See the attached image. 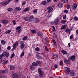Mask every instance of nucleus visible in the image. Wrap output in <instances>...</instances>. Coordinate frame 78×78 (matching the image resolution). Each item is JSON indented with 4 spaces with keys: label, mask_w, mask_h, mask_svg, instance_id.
<instances>
[{
    "label": "nucleus",
    "mask_w": 78,
    "mask_h": 78,
    "mask_svg": "<svg viewBox=\"0 0 78 78\" xmlns=\"http://www.w3.org/2000/svg\"><path fill=\"white\" fill-rule=\"evenodd\" d=\"M14 55H15L14 53H13V54H12L10 57L11 59H12V58H13L14 57Z\"/></svg>",
    "instance_id": "41"
},
{
    "label": "nucleus",
    "mask_w": 78,
    "mask_h": 78,
    "mask_svg": "<svg viewBox=\"0 0 78 78\" xmlns=\"http://www.w3.org/2000/svg\"><path fill=\"white\" fill-rule=\"evenodd\" d=\"M32 65L31 66H30V69H34V67H35L36 66H37V63L34 62L32 63Z\"/></svg>",
    "instance_id": "8"
},
{
    "label": "nucleus",
    "mask_w": 78,
    "mask_h": 78,
    "mask_svg": "<svg viewBox=\"0 0 78 78\" xmlns=\"http://www.w3.org/2000/svg\"><path fill=\"white\" fill-rule=\"evenodd\" d=\"M66 27V25H63L62 27L61 28V30H64V29H65Z\"/></svg>",
    "instance_id": "31"
},
{
    "label": "nucleus",
    "mask_w": 78,
    "mask_h": 78,
    "mask_svg": "<svg viewBox=\"0 0 78 78\" xmlns=\"http://www.w3.org/2000/svg\"><path fill=\"white\" fill-rule=\"evenodd\" d=\"M37 58L38 59H42V58L39 55H38Z\"/></svg>",
    "instance_id": "39"
},
{
    "label": "nucleus",
    "mask_w": 78,
    "mask_h": 78,
    "mask_svg": "<svg viewBox=\"0 0 78 78\" xmlns=\"http://www.w3.org/2000/svg\"><path fill=\"white\" fill-rule=\"evenodd\" d=\"M69 59L70 60H72V61H74L75 60V56L74 55H73L71 57H69Z\"/></svg>",
    "instance_id": "17"
},
{
    "label": "nucleus",
    "mask_w": 78,
    "mask_h": 78,
    "mask_svg": "<svg viewBox=\"0 0 78 78\" xmlns=\"http://www.w3.org/2000/svg\"><path fill=\"white\" fill-rule=\"evenodd\" d=\"M52 42L54 44H56V41L54 39H52Z\"/></svg>",
    "instance_id": "54"
},
{
    "label": "nucleus",
    "mask_w": 78,
    "mask_h": 78,
    "mask_svg": "<svg viewBox=\"0 0 78 78\" xmlns=\"http://www.w3.org/2000/svg\"><path fill=\"white\" fill-rule=\"evenodd\" d=\"M38 72L39 73V76L40 77H42L44 75L43 73V71L41 70V69H38Z\"/></svg>",
    "instance_id": "3"
},
{
    "label": "nucleus",
    "mask_w": 78,
    "mask_h": 78,
    "mask_svg": "<svg viewBox=\"0 0 78 78\" xmlns=\"http://www.w3.org/2000/svg\"><path fill=\"white\" fill-rule=\"evenodd\" d=\"M30 10V8L29 7H27V8H26L23 10V11L25 12H27V11H28Z\"/></svg>",
    "instance_id": "27"
},
{
    "label": "nucleus",
    "mask_w": 78,
    "mask_h": 78,
    "mask_svg": "<svg viewBox=\"0 0 78 78\" xmlns=\"http://www.w3.org/2000/svg\"><path fill=\"white\" fill-rule=\"evenodd\" d=\"M48 17L49 18V17H51V15H50V14H48Z\"/></svg>",
    "instance_id": "56"
},
{
    "label": "nucleus",
    "mask_w": 78,
    "mask_h": 78,
    "mask_svg": "<svg viewBox=\"0 0 78 78\" xmlns=\"http://www.w3.org/2000/svg\"><path fill=\"white\" fill-rule=\"evenodd\" d=\"M39 19L37 18H35L34 19V20H33V22L34 23H37L39 22Z\"/></svg>",
    "instance_id": "18"
},
{
    "label": "nucleus",
    "mask_w": 78,
    "mask_h": 78,
    "mask_svg": "<svg viewBox=\"0 0 78 78\" xmlns=\"http://www.w3.org/2000/svg\"><path fill=\"white\" fill-rule=\"evenodd\" d=\"M72 7L73 9L75 10L77 8V5H76V4L74 3L73 5L72 6Z\"/></svg>",
    "instance_id": "20"
},
{
    "label": "nucleus",
    "mask_w": 78,
    "mask_h": 78,
    "mask_svg": "<svg viewBox=\"0 0 78 78\" xmlns=\"http://www.w3.org/2000/svg\"><path fill=\"white\" fill-rule=\"evenodd\" d=\"M12 22H13V23L14 25H15L16 24V20H13L12 21Z\"/></svg>",
    "instance_id": "46"
},
{
    "label": "nucleus",
    "mask_w": 78,
    "mask_h": 78,
    "mask_svg": "<svg viewBox=\"0 0 78 78\" xmlns=\"http://www.w3.org/2000/svg\"><path fill=\"white\" fill-rule=\"evenodd\" d=\"M8 22H9L8 20H2L0 21V23H3V25H6V24H7Z\"/></svg>",
    "instance_id": "4"
},
{
    "label": "nucleus",
    "mask_w": 78,
    "mask_h": 78,
    "mask_svg": "<svg viewBox=\"0 0 78 78\" xmlns=\"http://www.w3.org/2000/svg\"><path fill=\"white\" fill-rule=\"evenodd\" d=\"M66 22V21L65 20H63L61 21V23H63V24H65Z\"/></svg>",
    "instance_id": "34"
},
{
    "label": "nucleus",
    "mask_w": 78,
    "mask_h": 78,
    "mask_svg": "<svg viewBox=\"0 0 78 78\" xmlns=\"http://www.w3.org/2000/svg\"><path fill=\"white\" fill-rule=\"evenodd\" d=\"M66 8L68 9H70V5H68Z\"/></svg>",
    "instance_id": "50"
},
{
    "label": "nucleus",
    "mask_w": 78,
    "mask_h": 78,
    "mask_svg": "<svg viewBox=\"0 0 78 78\" xmlns=\"http://www.w3.org/2000/svg\"><path fill=\"white\" fill-rule=\"evenodd\" d=\"M76 32L77 34L78 35V29L76 30Z\"/></svg>",
    "instance_id": "60"
},
{
    "label": "nucleus",
    "mask_w": 78,
    "mask_h": 78,
    "mask_svg": "<svg viewBox=\"0 0 78 78\" xmlns=\"http://www.w3.org/2000/svg\"><path fill=\"white\" fill-rule=\"evenodd\" d=\"M46 40V44H48L49 42L48 41H49V39H48V37H46L45 39Z\"/></svg>",
    "instance_id": "24"
},
{
    "label": "nucleus",
    "mask_w": 78,
    "mask_h": 78,
    "mask_svg": "<svg viewBox=\"0 0 78 78\" xmlns=\"http://www.w3.org/2000/svg\"><path fill=\"white\" fill-rule=\"evenodd\" d=\"M74 19L75 20H76V21H77V20H78V17L77 16H75L74 17Z\"/></svg>",
    "instance_id": "42"
},
{
    "label": "nucleus",
    "mask_w": 78,
    "mask_h": 78,
    "mask_svg": "<svg viewBox=\"0 0 78 78\" xmlns=\"http://www.w3.org/2000/svg\"><path fill=\"white\" fill-rule=\"evenodd\" d=\"M11 30H6L5 31V33H6V34H8V33H10V32H11Z\"/></svg>",
    "instance_id": "38"
},
{
    "label": "nucleus",
    "mask_w": 78,
    "mask_h": 78,
    "mask_svg": "<svg viewBox=\"0 0 78 78\" xmlns=\"http://www.w3.org/2000/svg\"><path fill=\"white\" fill-rule=\"evenodd\" d=\"M24 53H25V52H24V51H23L22 53L20 54V56L21 57H22V56H24Z\"/></svg>",
    "instance_id": "36"
},
{
    "label": "nucleus",
    "mask_w": 78,
    "mask_h": 78,
    "mask_svg": "<svg viewBox=\"0 0 78 78\" xmlns=\"http://www.w3.org/2000/svg\"><path fill=\"white\" fill-rule=\"evenodd\" d=\"M53 59H58V56L57 54H54L53 55Z\"/></svg>",
    "instance_id": "15"
},
{
    "label": "nucleus",
    "mask_w": 78,
    "mask_h": 78,
    "mask_svg": "<svg viewBox=\"0 0 78 78\" xmlns=\"http://www.w3.org/2000/svg\"><path fill=\"white\" fill-rule=\"evenodd\" d=\"M67 12H68V10H65V11H64V13H67Z\"/></svg>",
    "instance_id": "55"
},
{
    "label": "nucleus",
    "mask_w": 78,
    "mask_h": 78,
    "mask_svg": "<svg viewBox=\"0 0 78 78\" xmlns=\"http://www.w3.org/2000/svg\"><path fill=\"white\" fill-rule=\"evenodd\" d=\"M7 50H11V47H10L9 46L7 48Z\"/></svg>",
    "instance_id": "52"
},
{
    "label": "nucleus",
    "mask_w": 78,
    "mask_h": 78,
    "mask_svg": "<svg viewBox=\"0 0 78 78\" xmlns=\"http://www.w3.org/2000/svg\"><path fill=\"white\" fill-rule=\"evenodd\" d=\"M63 19H64V20L66 19V15H63Z\"/></svg>",
    "instance_id": "48"
},
{
    "label": "nucleus",
    "mask_w": 78,
    "mask_h": 78,
    "mask_svg": "<svg viewBox=\"0 0 78 78\" xmlns=\"http://www.w3.org/2000/svg\"><path fill=\"white\" fill-rule=\"evenodd\" d=\"M71 30V29H69V28H66L65 30V31L66 32V33H69V35L70 34V32L71 31H72V30Z\"/></svg>",
    "instance_id": "13"
},
{
    "label": "nucleus",
    "mask_w": 78,
    "mask_h": 78,
    "mask_svg": "<svg viewBox=\"0 0 78 78\" xmlns=\"http://www.w3.org/2000/svg\"><path fill=\"white\" fill-rule=\"evenodd\" d=\"M45 50H46V51H48V49L47 48V46H45Z\"/></svg>",
    "instance_id": "53"
},
{
    "label": "nucleus",
    "mask_w": 78,
    "mask_h": 78,
    "mask_svg": "<svg viewBox=\"0 0 78 78\" xmlns=\"http://www.w3.org/2000/svg\"><path fill=\"white\" fill-rule=\"evenodd\" d=\"M51 1V0H47V2L48 3H50Z\"/></svg>",
    "instance_id": "61"
},
{
    "label": "nucleus",
    "mask_w": 78,
    "mask_h": 78,
    "mask_svg": "<svg viewBox=\"0 0 78 78\" xmlns=\"http://www.w3.org/2000/svg\"><path fill=\"white\" fill-rule=\"evenodd\" d=\"M8 60H7L4 61L3 64H4V65H6V64H7L8 63Z\"/></svg>",
    "instance_id": "23"
},
{
    "label": "nucleus",
    "mask_w": 78,
    "mask_h": 78,
    "mask_svg": "<svg viewBox=\"0 0 78 78\" xmlns=\"http://www.w3.org/2000/svg\"><path fill=\"white\" fill-rule=\"evenodd\" d=\"M3 57H4V56L3 55V53L2 52V54L0 55V59H1Z\"/></svg>",
    "instance_id": "35"
},
{
    "label": "nucleus",
    "mask_w": 78,
    "mask_h": 78,
    "mask_svg": "<svg viewBox=\"0 0 78 78\" xmlns=\"http://www.w3.org/2000/svg\"><path fill=\"white\" fill-rule=\"evenodd\" d=\"M3 55L4 57L6 56V58H8L9 56V54L8 52H6L5 51H4L3 52Z\"/></svg>",
    "instance_id": "9"
},
{
    "label": "nucleus",
    "mask_w": 78,
    "mask_h": 78,
    "mask_svg": "<svg viewBox=\"0 0 78 78\" xmlns=\"http://www.w3.org/2000/svg\"><path fill=\"white\" fill-rule=\"evenodd\" d=\"M65 72L66 75H69L70 72V69H65Z\"/></svg>",
    "instance_id": "12"
},
{
    "label": "nucleus",
    "mask_w": 78,
    "mask_h": 78,
    "mask_svg": "<svg viewBox=\"0 0 78 78\" xmlns=\"http://www.w3.org/2000/svg\"><path fill=\"white\" fill-rule=\"evenodd\" d=\"M1 43L2 45H5V44H6V41H5V40H1Z\"/></svg>",
    "instance_id": "25"
},
{
    "label": "nucleus",
    "mask_w": 78,
    "mask_h": 78,
    "mask_svg": "<svg viewBox=\"0 0 78 78\" xmlns=\"http://www.w3.org/2000/svg\"><path fill=\"white\" fill-rule=\"evenodd\" d=\"M54 67H55V68H57L58 66L56 65H54Z\"/></svg>",
    "instance_id": "58"
},
{
    "label": "nucleus",
    "mask_w": 78,
    "mask_h": 78,
    "mask_svg": "<svg viewBox=\"0 0 78 78\" xmlns=\"http://www.w3.org/2000/svg\"><path fill=\"white\" fill-rule=\"evenodd\" d=\"M61 1L63 3H68V0H61Z\"/></svg>",
    "instance_id": "33"
},
{
    "label": "nucleus",
    "mask_w": 78,
    "mask_h": 78,
    "mask_svg": "<svg viewBox=\"0 0 78 78\" xmlns=\"http://www.w3.org/2000/svg\"><path fill=\"white\" fill-rule=\"evenodd\" d=\"M36 63L38 64H41V62L37 60L36 62Z\"/></svg>",
    "instance_id": "44"
},
{
    "label": "nucleus",
    "mask_w": 78,
    "mask_h": 78,
    "mask_svg": "<svg viewBox=\"0 0 78 78\" xmlns=\"http://www.w3.org/2000/svg\"><path fill=\"white\" fill-rule=\"evenodd\" d=\"M61 52L62 53H63V55H67V51L64 50H62Z\"/></svg>",
    "instance_id": "26"
},
{
    "label": "nucleus",
    "mask_w": 78,
    "mask_h": 78,
    "mask_svg": "<svg viewBox=\"0 0 78 78\" xmlns=\"http://www.w3.org/2000/svg\"><path fill=\"white\" fill-rule=\"evenodd\" d=\"M17 45H18V42H16L14 44H13V48L14 50L15 49V48H16V46H17Z\"/></svg>",
    "instance_id": "21"
},
{
    "label": "nucleus",
    "mask_w": 78,
    "mask_h": 78,
    "mask_svg": "<svg viewBox=\"0 0 78 78\" xmlns=\"http://www.w3.org/2000/svg\"><path fill=\"white\" fill-rule=\"evenodd\" d=\"M47 9L48 11V12L50 13L53 11V9L52 7L49 6L47 7Z\"/></svg>",
    "instance_id": "7"
},
{
    "label": "nucleus",
    "mask_w": 78,
    "mask_h": 78,
    "mask_svg": "<svg viewBox=\"0 0 78 78\" xmlns=\"http://www.w3.org/2000/svg\"><path fill=\"white\" fill-rule=\"evenodd\" d=\"M76 75V73L73 71H72L70 73V76H75Z\"/></svg>",
    "instance_id": "11"
},
{
    "label": "nucleus",
    "mask_w": 78,
    "mask_h": 78,
    "mask_svg": "<svg viewBox=\"0 0 78 78\" xmlns=\"http://www.w3.org/2000/svg\"><path fill=\"white\" fill-rule=\"evenodd\" d=\"M64 62L66 64H70V60L69 59V58L67 60L66 59H64Z\"/></svg>",
    "instance_id": "10"
},
{
    "label": "nucleus",
    "mask_w": 78,
    "mask_h": 78,
    "mask_svg": "<svg viewBox=\"0 0 78 78\" xmlns=\"http://www.w3.org/2000/svg\"><path fill=\"white\" fill-rule=\"evenodd\" d=\"M12 77V78H18L19 76L18 75L15 73H12L11 75Z\"/></svg>",
    "instance_id": "5"
},
{
    "label": "nucleus",
    "mask_w": 78,
    "mask_h": 78,
    "mask_svg": "<svg viewBox=\"0 0 78 78\" xmlns=\"http://www.w3.org/2000/svg\"><path fill=\"white\" fill-rule=\"evenodd\" d=\"M52 31L53 32H55V28L54 27V26H52Z\"/></svg>",
    "instance_id": "45"
},
{
    "label": "nucleus",
    "mask_w": 78,
    "mask_h": 78,
    "mask_svg": "<svg viewBox=\"0 0 78 78\" xmlns=\"http://www.w3.org/2000/svg\"><path fill=\"white\" fill-rule=\"evenodd\" d=\"M73 37V35H71L70 37V39H72Z\"/></svg>",
    "instance_id": "51"
},
{
    "label": "nucleus",
    "mask_w": 78,
    "mask_h": 78,
    "mask_svg": "<svg viewBox=\"0 0 78 78\" xmlns=\"http://www.w3.org/2000/svg\"><path fill=\"white\" fill-rule=\"evenodd\" d=\"M53 1H54V2H57L58 0H53Z\"/></svg>",
    "instance_id": "62"
},
{
    "label": "nucleus",
    "mask_w": 78,
    "mask_h": 78,
    "mask_svg": "<svg viewBox=\"0 0 78 78\" xmlns=\"http://www.w3.org/2000/svg\"><path fill=\"white\" fill-rule=\"evenodd\" d=\"M7 10L8 11H12V8H9L7 9Z\"/></svg>",
    "instance_id": "40"
},
{
    "label": "nucleus",
    "mask_w": 78,
    "mask_h": 78,
    "mask_svg": "<svg viewBox=\"0 0 78 78\" xmlns=\"http://www.w3.org/2000/svg\"><path fill=\"white\" fill-rule=\"evenodd\" d=\"M58 8H62L63 6V4L62 3H60L58 5Z\"/></svg>",
    "instance_id": "22"
},
{
    "label": "nucleus",
    "mask_w": 78,
    "mask_h": 78,
    "mask_svg": "<svg viewBox=\"0 0 78 78\" xmlns=\"http://www.w3.org/2000/svg\"><path fill=\"white\" fill-rule=\"evenodd\" d=\"M21 28V26H19L18 27L16 28V32H20V30H21V29H20Z\"/></svg>",
    "instance_id": "14"
},
{
    "label": "nucleus",
    "mask_w": 78,
    "mask_h": 78,
    "mask_svg": "<svg viewBox=\"0 0 78 78\" xmlns=\"http://www.w3.org/2000/svg\"><path fill=\"white\" fill-rule=\"evenodd\" d=\"M15 9L16 11H20L21 10V9L20 7H16L15 8Z\"/></svg>",
    "instance_id": "28"
},
{
    "label": "nucleus",
    "mask_w": 78,
    "mask_h": 78,
    "mask_svg": "<svg viewBox=\"0 0 78 78\" xmlns=\"http://www.w3.org/2000/svg\"><path fill=\"white\" fill-rule=\"evenodd\" d=\"M59 22V19H55V20L53 23L55 24V25H57Z\"/></svg>",
    "instance_id": "16"
},
{
    "label": "nucleus",
    "mask_w": 78,
    "mask_h": 78,
    "mask_svg": "<svg viewBox=\"0 0 78 78\" xmlns=\"http://www.w3.org/2000/svg\"><path fill=\"white\" fill-rule=\"evenodd\" d=\"M31 31L32 32V33H33V34H34V33H36V31L35 30H31Z\"/></svg>",
    "instance_id": "43"
},
{
    "label": "nucleus",
    "mask_w": 78,
    "mask_h": 78,
    "mask_svg": "<svg viewBox=\"0 0 78 78\" xmlns=\"http://www.w3.org/2000/svg\"><path fill=\"white\" fill-rule=\"evenodd\" d=\"M25 3H26L25 2H24L22 3V5H25Z\"/></svg>",
    "instance_id": "59"
},
{
    "label": "nucleus",
    "mask_w": 78,
    "mask_h": 78,
    "mask_svg": "<svg viewBox=\"0 0 78 78\" xmlns=\"http://www.w3.org/2000/svg\"><path fill=\"white\" fill-rule=\"evenodd\" d=\"M9 67L10 69H14V66L12 65H10Z\"/></svg>",
    "instance_id": "47"
},
{
    "label": "nucleus",
    "mask_w": 78,
    "mask_h": 78,
    "mask_svg": "<svg viewBox=\"0 0 78 78\" xmlns=\"http://www.w3.org/2000/svg\"><path fill=\"white\" fill-rule=\"evenodd\" d=\"M60 66H62V67L63 66H64V64H63V62H62V61L61 60L60 61Z\"/></svg>",
    "instance_id": "29"
},
{
    "label": "nucleus",
    "mask_w": 78,
    "mask_h": 78,
    "mask_svg": "<svg viewBox=\"0 0 78 78\" xmlns=\"http://www.w3.org/2000/svg\"><path fill=\"white\" fill-rule=\"evenodd\" d=\"M24 41H20V44H21L20 48L21 49H23L25 47V44H24Z\"/></svg>",
    "instance_id": "6"
},
{
    "label": "nucleus",
    "mask_w": 78,
    "mask_h": 78,
    "mask_svg": "<svg viewBox=\"0 0 78 78\" xmlns=\"http://www.w3.org/2000/svg\"><path fill=\"white\" fill-rule=\"evenodd\" d=\"M6 72V70H4L3 71H2V73H5V72Z\"/></svg>",
    "instance_id": "57"
},
{
    "label": "nucleus",
    "mask_w": 78,
    "mask_h": 78,
    "mask_svg": "<svg viewBox=\"0 0 78 78\" xmlns=\"http://www.w3.org/2000/svg\"><path fill=\"white\" fill-rule=\"evenodd\" d=\"M78 69H76V70L75 71V72H77V71H78Z\"/></svg>",
    "instance_id": "64"
},
{
    "label": "nucleus",
    "mask_w": 78,
    "mask_h": 78,
    "mask_svg": "<svg viewBox=\"0 0 78 78\" xmlns=\"http://www.w3.org/2000/svg\"><path fill=\"white\" fill-rule=\"evenodd\" d=\"M35 51H40V49L38 47H37L35 49Z\"/></svg>",
    "instance_id": "30"
},
{
    "label": "nucleus",
    "mask_w": 78,
    "mask_h": 78,
    "mask_svg": "<svg viewBox=\"0 0 78 78\" xmlns=\"http://www.w3.org/2000/svg\"><path fill=\"white\" fill-rule=\"evenodd\" d=\"M42 4L43 5H47V2L45 1H43L42 2Z\"/></svg>",
    "instance_id": "37"
},
{
    "label": "nucleus",
    "mask_w": 78,
    "mask_h": 78,
    "mask_svg": "<svg viewBox=\"0 0 78 78\" xmlns=\"http://www.w3.org/2000/svg\"><path fill=\"white\" fill-rule=\"evenodd\" d=\"M33 12H34V14H36V13L37 12V9H35L34 10Z\"/></svg>",
    "instance_id": "49"
},
{
    "label": "nucleus",
    "mask_w": 78,
    "mask_h": 78,
    "mask_svg": "<svg viewBox=\"0 0 78 78\" xmlns=\"http://www.w3.org/2000/svg\"><path fill=\"white\" fill-rule=\"evenodd\" d=\"M34 19V16L33 15H31L30 17H24V20L25 21L27 22H32V20Z\"/></svg>",
    "instance_id": "1"
},
{
    "label": "nucleus",
    "mask_w": 78,
    "mask_h": 78,
    "mask_svg": "<svg viewBox=\"0 0 78 78\" xmlns=\"http://www.w3.org/2000/svg\"><path fill=\"white\" fill-rule=\"evenodd\" d=\"M37 34L38 36H40V37H41V36H42V35H43V34H42V32L39 31L37 32Z\"/></svg>",
    "instance_id": "19"
},
{
    "label": "nucleus",
    "mask_w": 78,
    "mask_h": 78,
    "mask_svg": "<svg viewBox=\"0 0 78 78\" xmlns=\"http://www.w3.org/2000/svg\"><path fill=\"white\" fill-rule=\"evenodd\" d=\"M28 38V37L27 36H24L23 38L22 39V40L23 41H25L27 39V38Z\"/></svg>",
    "instance_id": "32"
},
{
    "label": "nucleus",
    "mask_w": 78,
    "mask_h": 78,
    "mask_svg": "<svg viewBox=\"0 0 78 78\" xmlns=\"http://www.w3.org/2000/svg\"><path fill=\"white\" fill-rule=\"evenodd\" d=\"M12 0H6L5 1H3L2 2V5L4 6H6L7 5L9 4L10 3V1H12Z\"/></svg>",
    "instance_id": "2"
},
{
    "label": "nucleus",
    "mask_w": 78,
    "mask_h": 78,
    "mask_svg": "<svg viewBox=\"0 0 78 78\" xmlns=\"http://www.w3.org/2000/svg\"><path fill=\"white\" fill-rule=\"evenodd\" d=\"M68 45L69 47H70V43H68Z\"/></svg>",
    "instance_id": "63"
}]
</instances>
